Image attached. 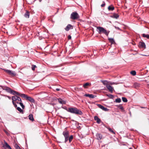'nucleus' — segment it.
Segmentation results:
<instances>
[{
	"instance_id": "f257e3e1",
	"label": "nucleus",
	"mask_w": 149,
	"mask_h": 149,
	"mask_svg": "<svg viewBox=\"0 0 149 149\" xmlns=\"http://www.w3.org/2000/svg\"><path fill=\"white\" fill-rule=\"evenodd\" d=\"M67 111L71 113L77 115H81L82 114V113L81 111L75 107L69 108Z\"/></svg>"
},
{
	"instance_id": "f03ea898",
	"label": "nucleus",
	"mask_w": 149,
	"mask_h": 149,
	"mask_svg": "<svg viewBox=\"0 0 149 149\" xmlns=\"http://www.w3.org/2000/svg\"><path fill=\"white\" fill-rule=\"evenodd\" d=\"M97 28L98 30L99 34L103 33L106 35L107 36H108L110 32L109 31H107L103 27L100 26L97 27Z\"/></svg>"
},
{
	"instance_id": "7ed1b4c3",
	"label": "nucleus",
	"mask_w": 149,
	"mask_h": 149,
	"mask_svg": "<svg viewBox=\"0 0 149 149\" xmlns=\"http://www.w3.org/2000/svg\"><path fill=\"white\" fill-rule=\"evenodd\" d=\"M18 95L22 97H23L26 98V100H29L31 102L34 103L35 102V100L34 99L28 96L27 95L25 94H21L19 93V95Z\"/></svg>"
},
{
	"instance_id": "20e7f679",
	"label": "nucleus",
	"mask_w": 149,
	"mask_h": 149,
	"mask_svg": "<svg viewBox=\"0 0 149 149\" xmlns=\"http://www.w3.org/2000/svg\"><path fill=\"white\" fill-rule=\"evenodd\" d=\"M3 89L4 90H6L8 92H9L10 93L13 94L14 95L16 94L18 95H19V93L17 92L12 90L10 88L8 87H5L4 88H3Z\"/></svg>"
},
{
	"instance_id": "39448f33",
	"label": "nucleus",
	"mask_w": 149,
	"mask_h": 149,
	"mask_svg": "<svg viewBox=\"0 0 149 149\" xmlns=\"http://www.w3.org/2000/svg\"><path fill=\"white\" fill-rule=\"evenodd\" d=\"M70 18L73 20H75L78 19L79 16L77 12H73L71 15Z\"/></svg>"
},
{
	"instance_id": "423d86ee",
	"label": "nucleus",
	"mask_w": 149,
	"mask_h": 149,
	"mask_svg": "<svg viewBox=\"0 0 149 149\" xmlns=\"http://www.w3.org/2000/svg\"><path fill=\"white\" fill-rule=\"evenodd\" d=\"M4 70L8 74L12 76H14L16 75V74L15 72L8 70L4 69Z\"/></svg>"
},
{
	"instance_id": "0eeeda50",
	"label": "nucleus",
	"mask_w": 149,
	"mask_h": 149,
	"mask_svg": "<svg viewBox=\"0 0 149 149\" xmlns=\"http://www.w3.org/2000/svg\"><path fill=\"white\" fill-rule=\"evenodd\" d=\"M63 134L65 138V142L66 143L68 140L69 132L67 131H65L63 132Z\"/></svg>"
},
{
	"instance_id": "6e6552de",
	"label": "nucleus",
	"mask_w": 149,
	"mask_h": 149,
	"mask_svg": "<svg viewBox=\"0 0 149 149\" xmlns=\"http://www.w3.org/2000/svg\"><path fill=\"white\" fill-rule=\"evenodd\" d=\"M4 144H3V147L5 149H12L10 146L5 141H4Z\"/></svg>"
},
{
	"instance_id": "1a4fd4ad",
	"label": "nucleus",
	"mask_w": 149,
	"mask_h": 149,
	"mask_svg": "<svg viewBox=\"0 0 149 149\" xmlns=\"http://www.w3.org/2000/svg\"><path fill=\"white\" fill-rule=\"evenodd\" d=\"M106 87L109 90V91L111 93H112L113 91L114 90L113 87L109 84H108V85H107Z\"/></svg>"
},
{
	"instance_id": "9d476101",
	"label": "nucleus",
	"mask_w": 149,
	"mask_h": 149,
	"mask_svg": "<svg viewBox=\"0 0 149 149\" xmlns=\"http://www.w3.org/2000/svg\"><path fill=\"white\" fill-rule=\"evenodd\" d=\"M97 139L99 140L101 139L102 138V136L101 134L97 133L96 135Z\"/></svg>"
},
{
	"instance_id": "9b49d317",
	"label": "nucleus",
	"mask_w": 149,
	"mask_h": 149,
	"mask_svg": "<svg viewBox=\"0 0 149 149\" xmlns=\"http://www.w3.org/2000/svg\"><path fill=\"white\" fill-rule=\"evenodd\" d=\"M139 47L142 48H146V45L143 42H140L139 43Z\"/></svg>"
},
{
	"instance_id": "f8f14e48",
	"label": "nucleus",
	"mask_w": 149,
	"mask_h": 149,
	"mask_svg": "<svg viewBox=\"0 0 149 149\" xmlns=\"http://www.w3.org/2000/svg\"><path fill=\"white\" fill-rule=\"evenodd\" d=\"M72 26L70 24H68L65 28V30L67 31H68L70 29H72Z\"/></svg>"
},
{
	"instance_id": "ddd939ff",
	"label": "nucleus",
	"mask_w": 149,
	"mask_h": 149,
	"mask_svg": "<svg viewBox=\"0 0 149 149\" xmlns=\"http://www.w3.org/2000/svg\"><path fill=\"white\" fill-rule=\"evenodd\" d=\"M84 96L88 97L89 98H93L95 97L96 96L95 95H93L92 94H85L84 95Z\"/></svg>"
},
{
	"instance_id": "4468645a",
	"label": "nucleus",
	"mask_w": 149,
	"mask_h": 149,
	"mask_svg": "<svg viewBox=\"0 0 149 149\" xmlns=\"http://www.w3.org/2000/svg\"><path fill=\"white\" fill-rule=\"evenodd\" d=\"M108 40L111 43V44H114L115 43V41L113 38H109Z\"/></svg>"
},
{
	"instance_id": "2eb2a0df",
	"label": "nucleus",
	"mask_w": 149,
	"mask_h": 149,
	"mask_svg": "<svg viewBox=\"0 0 149 149\" xmlns=\"http://www.w3.org/2000/svg\"><path fill=\"white\" fill-rule=\"evenodd\" d=\"M94 120H96L97 122L98 123H100V122L101 121L100 119L98 118V117L97 116H95L94 117Z\"/></svg>"
},
{
	"instance_id": "dca6fc26",
	"label": "nucleus",
	"mask_w": 149,
	"mask_h": 149,
	"mask_svg": "<svg viewBox=\"0 0 149 149\" xmlns=\"http://www.w3.org/2000/svg\"><path fill=\"white\" fill-rule=\"evenodd\" d=\"M58 101L60 103L62 104H65V102L63 100L61 99H58Z\"/></svg>"
},
{
	"instance_id": "f3484780",
	"label": "nucleus",
	"mask_w": 149,
	"mask_h": 149,
	"mask_svg": "<svg viewBox=\"0 0 149 149\" xmlns=\"http://www.w3.org/2000/svg\"><path fill=\"white\" fill-rule=\"evenodd\" d=\"M29 119L32 121H34V118H33V115L32 114H30L29 115Z\"/></svg>"
},
{
	"instance_id": "a211bd4d",
	"label": "nucleus",
	"mask_w": 149,
	"mask_h": 149,
	"mask_svg": "<svg viewBox=\"0 0 149 149\" xmlns=\"http://www.w3.org/2000/svg\"><path fill=\"white\" fill-rule=\"evenodd\" d=\"M101 81L104 85L106 86L109 84V82L106 80H101Z\"/></svg>"
},
{
	"instance_id": "6ab92c4d",
	"label": "nucleus",
	"mask_w": 149,
	"mask_h": 149,
	"mask_svg": "<svg viewBox=\"0 0 149 149\" xmlns=\"http://www.w3.org/2000/svg\"><path fill=\"white\" fill-rule=\"evenodd\" d=\"M18 96H13L12 97V102H14L17 100V98H18Z\"/></svg>"
},
{
	"instance_id": "aec40b11",
	"label": "nucleus",
	"mask_w": 149,
	"mask_h": 149,
	"mask_svg": "<svg viewBox=\"0 0 149 149\" xmlns=\"http://www.w3.org/2000/svg\"><path fill=\"white\" fill-rule=\"evenodd\" d=\"M140 86V84L136 82L134 83L133 84V86L135 88H137Z\"/></svg>"
},
{
	"instance_id": "412c9836",
	"label": "nucleus",
	"mask_w": 149,
	"mask_h": 149,
	"mask_svg": "<svg viewBox=\"0 0 149 149\" xmlns=\"http://www.w3.org/2000/svg\"><path fill=\"white\" fill-rule=\"evenodd\" d=\"M24 15L26 18H29V12H28V11H26V13H25Z\"/></svg>"
},
{
	"instance_id": "4be33fe9",
	"label": "nucleus",
	"mask_w": 149,
	"mask_h": 149,
	"mask_svg": "<svg viewBox=\"0 0 149 149\" xmlns=\"http://www.w3.org/2000/svg\"><path fill=\"white\" fill-rule=\"evenodd\" d=\"M17 110L20 112V113H22V114L23 113V110L19 107H17Z\"/></svg>"
},
{
	"instance_id": "5701e85b",
	"label": "nucleus",
	"mask_w": 149,
	"mask_h": 149,
	"mask_svg": "<svg viewBox=\"0 0 149 149\" xmlns=\"http://www.w3.org/2000/svg\"><path fill=\"white\" fill-rule=\"evenodd\" d=\"M108 9L109 10H113L114 9V7L112 6H109L108 7Z\"/></svg>"
},
{
	"instance_id": "b1692460",
	"label": "nucleus",
	"mask_w": 149,
	"mask_h": 149,
	"mask_svg": "<svg viewBox=\"0 0 149 149\" xmlns=\"http://www.w3.org/2000/svg\"><path fill=\"white\" fill-rule=\"evenodd\" d=\"M113 17L116 19H117L119 17V15L117 14H114L113 15Z\"/></svg>"
},
{
	"instance_id": "393cba45",
	"label": "nucleus",
	"mask_w": 149,
	"mask_h": 149,
	"mask_svg": "<svg viewBox=\"0 0 149 149\" xmlns=\"http://www.w3.org/2000/svg\"><path fill=\"white\" fill-rule=\"evenodd\" d=\"M142 36L148 39H149V35L148 34H146L144 33L142 34Z\"/></svg>"
},
{
	"instance_id": "a878e982",
	"label": "nucleus",
	"mask_w": 149,
	"mask_h": 149,
	"mask_svg": "<svg viewBox=\"0 0 149 149\" xmlns=\"http://www.w3.org/2000/svg\"><path fill=\"white\" fill-rule=\"evenodd\" d=\"M90 85H91V84H89V83H86L85 84L83 85V87L85 88H87L86 86H89Z\"/></svg>"
},
{
	"instance_id": "bb28decb",
	"label": "nucleus",
	"mask_w": 149,
	"mask_h": 149,
	"mask_svg": "<svg viewBox=\"0 0 149 149\" xmlns=\"http://www.w3.org/2000/svg\"><path fill=\"white\" fill-rule=\"evenodd\" d=\"M107 128L109 130L110 132H111L113 134H115V132H114V131L111 129V128H110L109 127H108V128Z\"/></svg>"
},
{
	"instance_id": "cd10ccee",
	"label": "nucleus",
	"mask_w": 149,
	"mask_h": 149,
	"mask_svg": "<svg viewBox=\"0 0 149 149\" xmlns=\"http://www.w3.org/2000/svg\"><path fill=\"white\" fill-rule=\"evenodd\" d=\"M118 107L120 109H121L123 111H124L123 107L121 105H118Z\"/></svg>"
},
{
	"instance_id": "c85d7f7f",
	"label": "nucleus",
	"mask_w": 149,
	"mask_h": 149,
	"mask_svg": "<svg viewBox=\"0 0 149 149\" xmlns=\"http://www.w3.org/2000/svg\"><path fill=\"white\" fill-rule=\"evenodd\" d=\"M73 138V136L72 135L70 136L69 138H68V140L69 141V142L70 143L72 140Z\"/></svg>"
},
{
	"instance_id": "c756f323",
	"label": "nucleus",
	"mask_w": 149,
	"mask_h": 149,
	"mask_svg": "<svg viewBox=\"0 0 149 149\" xmlns=\"http://www.w3.org/2000/svg\"><path fill=\"white\" fill-rule=\"evenodd\" d=\"M131 74L133 76H134L136 75V72L135 71H132L130 72Z\"/></svg>"
},
{
	"instance_id": "7c9ffc66",
	"label": "nucleus",
	"mask_w": 149,
	"mask_h": 149,
	"mask_svg": "<svg viewBox=\"0 0 149 149\" xmlns=\"http://www.w3.org/2000/svg\"><path fill=\"white\" fill-rule=\"evenodd\" d=\"M121 102V100L120 98H118L115 100V102L120 103Z\"/></svg>"
},
{
	"instance_id": "2f4dec72",
	"label": "nucleus",
	"mask_w": 149,
	"mask_h": 149,
	"mask_svg": "<svg viewBox=\"0 0 149 149\" xmlns=\"http://www.w3.org/2000/svg\"><path fill=\"white\" fill-rule=\"evenodd\" d=\"M107 96H108L110 98L113 99L114 97L113 95L111 94L107 95Z\"/></svg>"
},
{
	"instance_id": "473e14b6",
	"label": "nucleus",
	"mask_w": 149,
	"mask_h": 149,
	"mask_svg": "<svg viewBox=\"0 0 149 149\" xmlns=\"http://www.w3.org/2000/svg\"><path fill=\"white\" fill-rule=\"evenodd\" d=\"M97 105L99 108L101 109L102 110L103 109L104 107L103 106L100 104H97Z\"/></svg>"
},
{
	"instance_id": "72a5a7b5",
	"label": "nucleus",
	"mask_w": 149,
	"mask_h": 149,
	"mask_svg": "<svg viewBox=\"0 0 149 149\" xmlns=\"http://www.w3.org/2000/svg\"><path fill=\"white\" fill-rule=\"evenodd\" d=\"M122 100L124 102H127V100L126 98L125 97H122Z\"/></svg>"
},
{
	"instance_id": "f704fd0d",
	"label": "nucleus",
	"mask_w": 149,
	"mask_h": 149,
	"mask_svg": "<svg viewBox=\"0 0 149 149\" xmlns=\"http://www.w3.org/2000/svg\"><path fill=\"white\" fill-rule=\"evenodd\" d=\"M37 67L36 65H32L31 67V68L34 71L35 70V68H36Z\"/></svg>"
},
{
	"instance_id": "c9c22d12",
	"label": "nucleus",
	"mask_w": 149,
	"mask_h": 149,
	"mask_svg": "<svg viewBox=\"0 0 149 149\" xmlns=\"http://www.w3.org/2000/svg\"><path fill=\"white\" fill-rule=\"evenodd\" d=\"M19 104L21 106L23 109H24V105L23 103H22L21 102H20L19 103Z\"/></svg>"
},
{
	"instance_id": "e433bc0d",
	"label": "nucleus",
	"mask_w": 149,
	"mask_h": 149,
	"mask_svg": "<svg viewBox=\"0 0 149 149\" xmlns=\"http://www.w3.org/2000/svg\"><path fill=\"white\" fill-rule=\"evenodd\" d=\"M15 149H22L21 148H20V147H19V146L17 144H16L15 145Z\"/></svg>"
},
{
	"instance_id": "4c0bfd02",
	"label": "nucleus",
	"mask_w": 149,
	"mask_h": 149,
	"mask_svg": "<svg viewBox=\"0 0 149 149\" xmlns=\"http://www.w3.org/2000/svg\"><path fill=\"white\" fill-rule=\"evenodd\" d=\"M103 110L105 111H108L109 109H107V108H105L104 107Z\"/></svg>"
},
{
	"instance_id": "58836bf2",
	"label": "nucleus",
	"mask_w": 149,
	"mask_h": 149,
	"mask_svg": "<svg viewBox=\"0 0 149 149\" xmlns=\"http://www.w3.org/2000/svg\"><path fill=\"white\" fill-rule=\"evenodd\" d=\"M17 100L19 101H20L21 102H22V100L21 98L19 97H18V98H17Z\"/></svg>"
},
{
	"instance_id": "ea45409f",
	"label": "nucleus",
	"mask_w": 149,
	"mask_h": 149,
	"mask_svg": "<svg viewBox=\"0 0 149 149\" xmlns=\"http://www.w3.org/2000/svg\"><path fill=\"white\" fill-rule=\"evenodd\" d=\"M12 103H13V104L14 105V106H15V107H17V104L15 103L14 102H12Z\"/></svg>"
},
{
	"instance_id": "a19ab883",
	"label": "nucleus",
	"mask_w": 149,
	"mask_h": 149,
	"mask_svg": "<svg viewBox=\"0 0 149 149\" xmlns=\"http://www.w3.org/2000/svg\"><path fill=\"white\" fill-rule=\"evenodd\" d=\"M103 3H103V4H102L101 5V6L102 7H104L105 6V3L104 2H103Z\"/></svg>"
},
{
	"instance_id": "79ce46f5",
	"label": "nucleus",
	"mask_w": 149,
	"mask_h": 149,
	"mask_svg": "<svg viewBox=\"0 0 149 149\" xmlns=\"http://www.w3.org/2000/svg\"><path fill=\"white\" fill-rule=\"evenodd\" d=\"M68 39H69V40L71 38V37L70 35H69L68 36Z\"/></svg>"
},
{
	"instance_id": "37998d69",
	"label": "nucleus",
	"mask_w": 149,
	"mask_h": 149,
	"mask_svg": "<svg viewBox=\"0 0 149 149\" xmlns=\"http://www.w3.org/2000/svg\"><path fill=\"white\" fill-rule=\"evenodd\" d=\"M115 27L116 29H118V30H120V29L118 27H117L115 26Z\"/></svg>"
},
{
	"instance_id": "c03bdc74",
	"label": "nucleus",
	"mask_w": 149,
	"mask_h": 149,
	"mask_svg": "<svg viewBox=\"0 0 149 149\" xmlns=\"http://www.w3.org/2000/svg\"><path fill=\"white\" fill-rule=\"evenodd\" d=\"M56 90L57 91H60V89L59 88H57L56 89Z\"/></svg>"
},
{
	"instance_id": "a18cd8bd",
	"label": "nucleus",
	"mask_w": 149,
	"mask_h": 149,
	"mask_svg": "<svg viewBox=\"0 0 149 149\" xmlns=\"http://www.w3.org/2000/svg\"><path fill=\"white\" fill-rule=\"evenodd\" d=\"M6 133V134H7V135H8V132L7 131H4Z\"/></svg>"
},
{
	"instance_id": "49530a36",
	"label": "nucleus",
	"mask_w": 149,
	"mask_h": 149,
	"mask_svg": "<svg viewBox=\"0 0 149 149\" xmlns=\"http://www.w3.org/2000/svg\"><path fill=\"white\" fill-rule=\"evenodd\" d=\"M7 97L9 98V99H11V97H10L7 96Z\"/></svg>"
},
{
	"instance_id": "de8ad7c7",
	"label": "nucleus",
	"mask_w": 149,
	"mask_h": 149,
	"mask_svg": "<svg viewBox=\"0 0 149 149\" xmlns=\"http://www.w3.org/2000/svg\"><path fill=\"white\" fill-rule=\"evenodd\" d=\"M109 84L112 85L113 84H114V83H110Z\"/></svg>"
},
{
	"instance_id": "09e8293b",
	"label": "nucleus",
	"mask_w": 149,
	"mask_h": 149,
	"mask_svg": "<svg viewBox=\"0 0 149 149\" xmlns=\"http://www.w3.org/2000/svg\"><path fill=\"white\" fill-rule=\"evenodd\" d=\"M143 56H148V55H143Z\"/></svg>"
},
{
	"instance_id": "8fccbe9b",
	"label": "nucleus",
	"mask_w": 149,
	"mask_h": 149,
	"mask_svg": "<svg viewBox=\"0 0 149 149\" xmlns=\"http://www.w3.org/2000/svg\"><path fill=\"white\" fill-rule=\"evenodd\" d=\"M17 104H19V102H17Z\"/></svg>"
},
{
	"instance_id": "3c124183",
	"label": "nucleus",
	"mask_w": 149,
	"mask_h": 149,
	"mask_svg": "<svg viewBox=\"0 0 149 149\" xmlns=\"http://www.w3.org/2000/svg\"><path fill=\"white\" fill-rule=\"evenodd\" d=\"M129 149H132L131 148H130Z\"/></svg>"
}]
</instances>
